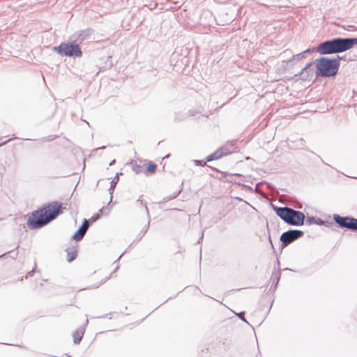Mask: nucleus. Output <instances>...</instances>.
<instances>
[{
  "mask_svg": "<svg viewBox=\"0 0 357 357\" xmlns=\"http://www.w3.org/2000/svg\"><path fill=\"white\" fill-rule=\"evenodd\" d=\"M61 208V203L52 202L47 207L33 211L27 221L28 227L32 229L43 227L62 213Z\"/></svg>",
  "mask_w": 357,
  "mask_h": 357,
  "instance_id": "obj_1",
  "label": "nucleus"
},
{
  "mask_svg": "<svg viewBox=\"0 0 357 357\" xmlns=\"http://www.w3.org/2000/svg\"><path fill=\"white\" fill-rule=\"evenodd\" d=\"M357 45V38L337 37L325 40L317 45V52L321 55L338 54L351 50Z\"/></svg>",
  "mask_w": 357,
  "mask_h": 357,
  "instance_id": "obj_2",
  "label": "nucleus"
},
{
  "mask_svg": "<svg viewBox=\"0 0 357 357\" xmlns=\"http://www.w3.org/2000/svg\"><path fill=\"white\" fill-rule=\"evenodd\" d=\"M341 59L338 55L334 59L323 56L317 59V74L323 77L335 76L338 72Z\"/></svg>",
  "mask_w": 357,
  "mask_h": 357,
  "instance_id": "obj_3",
  "label": "nucleus"
},
{
  "mask_svg": "<svg viewBox=\"0 0 357 357\" xmlns=\"http://www.w3.org/2000/svg\"><path fill=\"white\" fill-rule=\"evenodd\" d=\"M273 210L278 217L289 225L301 226L304 223L305 216L301 211H296L287 206H274Z\"/></svg>",
  "mask_w": 357,
  "mask_h": 357,
  "instance_id": "obj_4",
  "label": "nucleus"
},
{
  "mask_svg": "<svg viewBox=\"0 0 357 357\" xmlns=\"http://www.w3.org/2000/svg\"><path fill=\"white\" fill-rule=\"evenodd\" d=\"M54 50L61 56L80 57L82 50L76 43H61L59 46L54 47Z\"/></svg>",
  "mask_w": 357,
  "mask_h": 357,
  "instance_id": "obj_5",
  "label": "nucleus"
},
{
  "mask_svg": "<svg viewBox=\"0 0 357 357\" xmlns=\"http://www.w3.org/2000/svg\"><path fill=\"white\" fill-rule=\"evenodd\" d=\"M333 220L341 228L351 231H357V219L351 216L342 217L337 214L333 215Z\"/></svg>",
  "mask_w": 357,
  "mask_h": 357,
  "instance_id": "obj_6",
  "label": "nucleus"
},
{
  "mask_svg": "<svg viewBox=\"0 0 357 357\" xmlns=\"http://www.w3.org/2000/svg\"><path fill=\"white\" fill-rule=\"evenodd\" d=\"M303 234L304 232L301 230L291 229L285 232H283L280 236V239L282 243L285 246L290 244L293 241L298 239L299 238L303 236Z\"/></svg>",
  "mask_w": 357,
  "mask_h": 357,
  "instance_id": "obj_7",
  "label": "nucleus"
},
{
  "mask_svg": "<svg viewBox=\"0 0 357 357\" xmlns=\"http://www.w3.org/2000/svg\"><path fill=\"white\" fill-rule=\"evenodd\" d=\"M313 63V61L308 63L298 73L296 74L295 76H299L301 79L303 81L311 79L314 76V70L311 68Z\"/></svg>",
  "mask_w": 357,
  "mask_h": 357,
  "instance_id": "obj_8",
  "label": "nucleus"
},
{
  "mask_svg": "<svg viewBox=\"0 0 357 357\" xmlns=\"http://www.w3.org/2000/svg\"><path fill=\"white\" fill-rule=\"evenodd\" d=\"M281 55L284 57L290 56L289 59H287L286 62L287 63H291L292 65H294L296 63L303 60L306 57V56L304 55V53H299L297 54H292L291 50H284Z\"/></svg>",
  "mask_w": 357,
  "mask_h": 357,
  "instance_id": "obj_9",
  "label": "nucleus"
},
{
  "mask_svg": "<svg viewBox=\"0 0 357 357\" xmlns=\"http://www.w3.org/2000/svg\"><path fill=\"white\" fill-rule=\"evenodd\" d=\"M92 32V30L90 29L81 30L74 33L72 38L75 43H82L87 39L91 35Z\"/></svg>",
  "mask_w": 357,
  "mask_h": 357,
  "instance_id": "obj_10",
  "label": "nucleus"
},
{
  "mask_svg": "<svg viewBox=\"0 0 357 357\" xmlns=\"http://www.w3.org/2000/svg\"><path fill=\"white\" fill-rule=\"evenodd\" d=\"M89 227V225L88 220L86 219H84L82 225L73 236V238L77 241L82 240L87 231Z\"/></svg>",
  "mask_w": 357,
  "mask_h": 357,
  "instance_id": "obj_11",
  "label": "nucleus"
},
{
  "mask_svg": "<svg viewBox=\"0 0 357 357\" xmlns=\"http://www.w3.org/2000/svg\"><path fill=\"white\" fill-rule=\"evenodd\" d=\"M88 322H89V321L86 319L84 326H80L79 328H77L75 331L73 332V342L75 344H78L82 340V337L84 333V331H85V326L88 324Z\"/></svg>",
  "mask_w": 357,
  "mask_h": 357,
  "instance_id": "obj_12",
  "label": "nucleus"
},
{
  "mask_svg": "<svg viewBox=\"0 0 357 357\" xmlns=\"http://www.w3.org/2000/svg\"><path fill=\"white\" fill-rule=\"evenodd\" d=\"M227 155V153L224 151L223 149H220L215 152L211 153L206 158V162H211L214 160H218L222 158L223 155Z\"/></svg>",
  "mask_w": 357,
  "mask_h": 357,
  "instance_id": "obj_13",
  "label": "nucleus"
},
{
  "mask_svg": "<svg viewBox=\"0 0 357 357\" xmlns=\"http://www.w3.org/2000/svg\"><path fill=\"white\" fill-rule=\"evenodd\" d=\"M119 174H122V173H117L115 176V177L113 178V180L111 181V185H110V188H109V192L111 195H112L114 190V188L116 185V183L119 181Z\"/></svg>",
  "mask_w": 357,
  "mask_h": 357,
  "instance_id": "obj_14",
  "label": "nucleus"
},
{
  "mask_svg": "<svg viewBox=\"0 0 357 357\" xmlns=\"http://www.w3.org/2000/svg\"><path fill=\"white\" fill-rule=\"evenodd\" d=\"M77 257L76 251L68 252V261L71 262L74 259H75Z\"/></svg>",
  "mask_w": 357,
  "mask_h": 357,
  "instance_id": "obj_15",
  "label": "nucleus"
},
{
  "mask_svg": "<svg viewBox=\"0 0 357 357\" xmlns=\"http://www.w3.org/2000/svg\"><path fill=\"white\" fill-rule=\"evenodd\" d=\"M156 167H156V165H155V164H153V163H150V164L148 165V167H147V168H146V170H147V172H149V173H153V172H155V169H156Z\"/></svg>",
  "mask_w": 357,
  "mask_h": 357,
  "instance_id": "obj_16",
  "label": "nucleus"
},
{
  "mask_svg": "<svg viewBox=\"0 0 357 357\" xmlns=\"http://www.w3.org/2000/svg\"><path fill=\"white\" fill-rule=\"evenodd\" d=\"M314 52H317V46L312 47V48H308V49L305 50V51L302 52V53H304V55L306 56L307 54H312Z\"/></svg>",
  "mask_w": 357,
  "mask_h": 357,
  "instance_id": "obj_17",
  "label": "nucleus"
},
{
  "mask_svg": "<svg viewBox=\"0 0 357 357\" xmlns=\"http://www.w3.org/2000/svg\"><path fill=\"white\" fill-rule=\"evenodd\" d=\"M181 192V190H178V191H176L175 192H174L169 197H168L167 199V200H171V199H173L176 197H177L178 196V195L180 194V192Z\"/></svg>",
  "mask_w": 357,
  "mask_h": 357,
  "instance_id": "obj_18",
  "label": "nucleus"
},
{
  "mask_svg": "<svg viewBox=\"0 0 357 357\" xmlns=\"http://www.w3.org/2000/svg\"><path fill=\"white\" fill-rule=\"evenodd\" d=\"M206 161L199 160H194V163L197 166H204L206 165Z\"/></svg>",
  "mask_w": 357,
  "mask_h": 357,
  "instance_id": "obj_19",
  "label": "nucleus"
},
{
  "mask_svg": "<svg viewBox=\"0 0 357 357\" xmlns=\"http://www.w3.org/2000/svg\"><path fill=\"white\" fill-rule=\"evenodd\" d=\"M237 316H238V317H239L242 321H243L244 322H245V323H247V324L248 323V322L247 321V320H246V319H245V317H244V312H240V313L237 314Z\"/></svg>",
  "mask_w": 357,
  "mask_h": 357,
  "instance_id": "obj_20",
  "label": "nucleus"
},
{
  "mask_svg": "<svg viewBox=\"0 0 357 357\" xmlns=\"http://www.w3.org/2000/svg\"><path fill=\"white\" fill-rule=\"evenodd\" d=\"M98 218H99V214H98L96 217L91 218V222H95Z\"/></svg>",
  "mask_w": 357,
  "mask_h": 357,
  "instance_id": "obj_21",
  "label": "nucleus"
},
{
  "mask_svg": "<svg viewBox=\"0 0 357 357\" xmlns=\"http://www.w3.org/2000/svg\"><path fill=\"white\" fill-rule=\"evenodd\" d=\"M314 220V218H310L308 217L307 218V222H309L310 224L312 223Z\"/></svg>",
  "mask_w": 357,
  "mask_h": 357,
  "instance_id": "obj_22",
  "label": "nucleus"
},
{
  "mask_svg": "<svg viewBox=\"0 0 357 357\" xmlns=\"http://www.w3.org/2000/svg\"><path fill=\"white\" fill-rule=\"evenodd\" d=\"M34 272V270H32L28 273V275L31 276L33 275V273Z\"/></svg>",
  "mask_w": 357,
  "mask_h": 357,
  "instance_id": "obj_23",
  "label": "nucleus"
},
{
  "mask_svg": "<svg viewBox=\"0 0 357 357\" xmlns=\"http://www.w3.org/2000/svg\"><path fill=\"white\" fill-rule=\"evenodd\" d=\"M9 141H10V139H8V140H7V141H6V142H3L2 144H0V146H2V145L6 144L8 142H9Z\"/></svg>",
  "mask_w": 357,
  "mask_h": 357,
  "instance_id": "obj_24",
  "label": "nucleus"
},
{
  "mask_svg": "<svg viewBox=\"0 0 357 357\" xmlns=\"http://www.w3.org/2000/svg\"><path fill=\"white\" fill-rule=\"evenodd\" d=\"M204 237V234L202 233V236L199 238L198 243H199L200 240H202Z\"/></svg>",
  "mask_w": 357,
  "mask_h": 357,
  "instance_id": "obj_25",
  "label": "nucleus"
},
{
  "mask_svg": "<svg viewBox=\"0 0 357 357\" xmlns=\"http://www.w3.org/2000/svg\"><path fill=\"white\" fill-rule=\"evenodd\" d=\"M105 210V208H102L100 211H99V213H102L103 211Z\"/></svg>",
  "mask_w": 357,
  "mask_h": 357,
  "instance_id": "obj_26",
  "label": "nucleus"
},
{
  "mask_svg": "<svg viewBox=\"0 0 357 357\" xmlns=\"http://www.w3.org/2000/svg\"><path fill=\"white\" fill-rule=\"evenodd\" d=\"M114 162H115V160H112V161L109 163V165H112Z\"/></svg>",
  "mask_w": 357,
  "mask_h": 357,
  "instance_id": "obj_27",
  "label": "nucleus"
},
{
  "mask_svg": "<svg viewBox=\"0 0 357 357\" xmlns=\"http://www.w3.org/2000/svg\"><path fill=\"white\" fill-rule=\"evenodd\" d=\"M147 227H148V226H146V227H145V229H144V233H146V231H147Z\"/></svg>",
  "mask_w": 357,
  "mask_h": 357,
  "instance_id": "obj_28",
  "label": "nucleus"
},
{
  "mask_svg": "<svg viewBox=\"0 0 357 357\" xmlns=\"http://www.w3.org/2000/svg\"><path fill=\"white\" fill-rule=\"evenodd\" d=\"M105 148V146H102V147L98 148V149H103Z\"/></svg>",
  "mask_w": 357,
  "mask_h": 357,
  "instance_id": "obj_29",
  "label": "nucleus"
},
{
  "mask_svg": "<svg viewBox=\"0 0 357 357\" xmlns=\"http://www.w3.org/2000/svg\"><path fill=\"white\" fill-rule=\"evenodd\" d=\"M169 154L167 155L165 157H164V158H169Z\"/></svg>",
  "mask_w": 357,
  "mask_h": 357,
  "instance_id": "obj_30",
  "label": "nucleus"
},
{
  "mask_svg": "<svg viewBox=\"0 0 357 357\" xmlns=\"http://www.w3.org/2000/svg\"><path fill=\"white\" fill-rule=\"evenodd\" d=\"M145 208H146V211L147 212H149V210H148L147 206H145Z\"/></svg>",
  "mask_w": 357,
  "mask_h": 357,
  "instance_id": "obj_31",
  "label": "nucleus"
},
{
  "mask_svg": "<svg viewBox=\"0 0 357 357\" xmlns=\"http://www.w3.org/2000/svg\"><path fill=\"white\" fill-rule=\"evenodd\" d=\"M123 255V254H121V255L119 256V259L120 258H121V257H122V255Z\"/></svg>",
  "mask_w": 357,
  "mask_h": 357,
  "instance_id": "obj_32",
  "label": "nucleus"
},
{
  "mask_svg": "<svg viewBox=\"0 0 357 357\" xmlns=\"http://www.w3.org/2000/svg\"><path fill=\"white\" fill-rule=\"evenodd\" d=\"M176 119L178 120V121L182 120V119H180V118H176Z\"/></svg>",
  "mask_w": 357,
  "mask_h": 357,
  "instance_id": "obj_33",
  "label": "nucleus"
}]
</instances>
